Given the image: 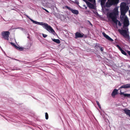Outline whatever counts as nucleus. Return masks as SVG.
I'll return each mask as SVG.
<instances>
[{
	"mask_svg": "<svg viewBox=\"0 0 130 130\" xmlns=\"http://www.w3.org/2000/svg\"><path fill=\"white\" fill-rule=\"evenodd\" d=\"M42 8L43 10H45L47 12H48V13L49 12V11L47 10L46 9H45L44 8Z\"/></svg>",
	"mask_w": 130,
	"mask_h": 130,
	"instance_id": "nucleus-27",
	"label": "nucleus"
},
{
	"mask_svg": "<svg viewBox=\"0 0 130 130\" xmlns=\"http://www.w3.org/2000/svg\"><path fill=\"white\" fill-rule=\"evenodd\" d=\"M16 48L18 50L20 51H23L24 50L25 48L24 47H22L20 46L18 47L17 46H15Z\"/></svg>",
	"mask_w": 130,
	"mask_h": 130,
	"instance_id": "nucleus-18",
	"label": "nucleus"
},
{
	"mask_svg": "<svg viewBox=\"0 0 130 130\" xmlns=\"http://www.w3.org/2000/svg\"><path fill=\"white\" fill-rule=\"evenodd\" d=\"M11 44L12 46H14L16 48V46H17L16 45H15L12 42H11L10 43Z\"/></svg>",
	"mask_w": 130,
	"mask_h": 130,
	"instance_id": "nucleus-25",
	"label": "nucleus"
},
{
	"mask_svg": "<svg viewBox=\"0 0 130 130\" xmlns=\"http://www.w3.org/2000/svg\"><path fill=\"white\" fill-rule=\"evenodd\" d=\"M85 2L88 7L90 8H93L94 5L93 4L90 3V2L88 1H85Z\"/></svg>",
	"mask_w": 130,
	"mask_h": 130,
	"instance_id": "nucleus-12",
	"label": "nucleus"
},
{
	"mask_svg": "<svg viewBox=\"0 0 130 130\" xmlns=\"http://www.w3.org/2000/svg\"><path fill=\"white\" fill-rule=\"evenodd\" d=\"M120 7L121 11L120 17L121 19H123L124 16L128 10L129 7L128 6H126V3L124 2L121 3Z\"/></svg>",
	"mask_w": 130,
	"mask_h": 130,
	"instance_id": "nucleus-3",
	"label": "nucleus"
},
{
	"mask_svg": "<svg viewBox=\"0 0 130 130\" xmlns=\"http://www.w3.org/2000/svg\"><path fill=\"white\" fill-rule=\"evenodd\" d=\"M83 0L84 1L85 0Z\"/></svg>",
	"mask_w": 130,
	"mask_h": 130,
	"instance_id": "nucleus-34",
	"label": "nucleus"
},
{
	"mask_svg": "<svg viewBox=\"0 0 130 130\" xmlns=\"http://www.w3.org/2000/svg\"><path fill=\"white\" fill-rule=\"evenodd\" d=\"M100 50L102 51L103 50V48L102 47H101L100 48Z\"/></svg>",
	"mask_w": 130,
	"mask_h": 130,
	"instance_id": "nucleus-30",
	"label": "nucleus"
},
{
	"mask_svg": "<svg viewBox=\"0 0 130 130\" xmlns=\"http://www.w3.org/2000/svg\"><path fill=\"white\" fill-rule=\"evenodd\" d=\"M118 14V9L117 8L115 7L112 12L109 14L108 16L111 19L112 22L115 24L116 25H117L118 23V25L120 26L121 25V22L117 19V15Z\"/></svg>",
	"mask_w": 130,
	"mask_h": 130,
	"instance_id": "nucleus-2",
	"label": "nucleus"
},
{
	"mask_svg": "<svg viewBox=\"0 0 130 130\" xmlns=\"http://www.w3.org/2000/svg\"><path fill=\"white\" fill-rule=\"evenodd\" d=\"M31 46V44L30 42H28L25 46V49H28L30 48Z\"/></svg>",
	"mask_w": 130,
	"mask_h": 130,
	"instance_id": "nucleus-17",
	"label": "nucleus"
},
{
	"mask_svg": "<svg viewBox=\"0 0 130 130\" xmlns=\"http://www.w3.org/2000/svg\"><path fill=\"white\" fill-rule=\"evenodd\" d=\"M14 59L16 60H17V61H19L20 62L21 61L19 60H18V59Z\"/></svg>",
	"mask_w": 130,
	"mask_h": 130,
	"instance_id": "nucleus-31",
	"label": "nucleus"
},
{
	"mask_svg": "<svg viewBox=\"0 0 130 130\" xmlns=\"http://www.w3.org/2000/svg\"><path fill=\"white\" fill-rule=\"evenodd\" d=\"M88 21V22H89V24H90V25H91L92 26V24L89 21H88H88Z\"/></svg>",
	"mask_w": 130,
	"mask_h": 130,
	"instance_id": "nucleus-28",
	"label": "nucleus"
},
{
	"mask_svg": "<svg viewBox=\"0 0 130 130\" xmlns=\"http://www.w3.org/2000/svg\"><path fill=\"white\" fill-rule=\"evenodd\" d=\"M118 90L116 89H115L112 91L111 95L112 97H115V95L117 94L118 93Z\"/></svg>",
	"mask_w": 130,
	"mask_h": 130,
	"instance_id": "nucleus-14",
	"label": "nucleus"
},
{
	"mask_svg": "<svg viewBox=\"0 0 130 130\" xmlns=\"http://www.w3.org/2000/svg\"><path fill=\"white\" fill-rule=\"evenodd\" d=\"M124 112L127 115L129 116L130 117V110L127 109L126 108L123 109Z\"/></svg>",
	"mask_w": 130,
	"mask_h": 130,
	"instance_id": "nucleus-15",
	"label": "nucleus"
},
{
	"mask_svg": "<svg viewBox=\"0 0 130 130\" xmlns=\"http://www.w3.org/2000/svg\"><path fill=\"white\" fill-rule=\"evenodd\" d=\"M42 35L43 37L44 38H46L47 36V35H46V34H42Z\"/></svg>",
	"mask_w": 130,
	"mask_h": 130,
	"instance_id": "nucleus-24",
	"label": "nucleus"
},
{
	"mask_svg": "<svg viewBox=\"0 0 130 130\" xmlns=\"http://www.w3.org/2000/svg\"><path fill=\"white\" fill-rule=\"evenodd\" d=\"M129 21L127 19H125L124 20L123 22V27L124 29H126L125 27H127L129 25Z\"/></svg>",
	"mask_w": 130,
	"mask_h": 130,
	"instance_id": "nucleus-9",
	"label": "nucleus"
},
{
	"mask_svg": "<svg viewBox=\"0 0 130 130\" xmlns=\"http://www.w3.org/2000/svg\"><path fill=\"white\" fill-rule=\"evenodd\" d=\"M10 33L8 31H4L2 32L1 35L2 36V38L5 40H8Z\"/></svg>",
	"mask_w": 130,
	"mask_h": 130,
	"instance_id": "nucleus-5",
	"label": "nucleus"
},
{
	"mask_svg": "<svg viewBox=\"0 0 130 130\" xmlns=\"http://www.w3.org/2000/svg\"><path fill=\"white\" fill-rule=\"evenodd\" d=\"M65 7L66 8L70 10L74 14L77 15L79 13V12L77 10L72 9L70 7L67 6H66Z\"/></svg>",
	"mask_w": 130,
	"mask_h": 130,
	"instance_id": "nucleus-7",
	"label": "nucleus"
},
{
	"mask_svg": "<svg viewBox=\"0 0 130 130\" xmlns=\"http://www.w3.org/2000/svg\"><path fill=\"white\" fill-rule=\"evenodd\" d=\"M126 28L125 29L126 30L119 29V31L120 33L125 37L129 36L127 34V31H128V29H127L126 27Z\"/></svg>",
	"mask_w": 130,
	"mask_h": 130,
	"instance_id": "nucleus-6",
	"label": "nucleus"
},
{
	"mask_svg": "<svg viewBox=\"0 0 130 130\" xmlns=\"http://www.w3.org/2000/svg\"><path fill=\"white\" fill-rule=\"evenodd\" d=\"M130 88V84H127L125 85H124L121 87H120V89H122V88Z\"/></svg>",
	"mask_w": 130,
	"mask_h": 130,
	"instance_id": "nucleus-13",
	"label": "nucleus"
},
{
	"mask_svg": "<svg viewBox=\"0 0 130 130\" xmlns=\"http://www.w3.org/2000/svg\"><path fill=\"white\" fill-rule=\"evenodd\" d=\"M45 119L46 120L48 119V115L47 112H46L45 113Z\"/></svg>",
	"mask_w": 130,
	"mask_h": 130,
	"instance_id": "nucleus-21",
	"label": "nucleus"
},
{
	"mask_svg": "<svg viewBox=\"0 0 130 130\" xmlns=\"http://www.w3.org/2000/svg\"><path fill=\"white\" fill-rule=\"evenodd\" d=\"M26 16L30 19L31 21L33 23L35 24L42 26L43 28L50 33H51L55 36L56 35V33L52 27L51 26L49 25L47 23L43 22H39L35 21L30 18L28 15H26Z\"/></svg>",
	"mask_w": 130,
	"mask_h": 130,
	"instance_id": "nucleus-1",
	"label": "nucleus"
},
{
	"mask_svg": "<svg viewBox=\"0 0 130 130\" xmlns=\"http://www.w3.org/2000/svg\"><path fill=\"white\" fill-rule=\"evenodd\" d=\"M76 3L78 5V4H79V3L77 1H76Z\"/></svg>",
	"mask_w": 130,
	"mask_h": 130,
	"instance_id": "nucleus-32",
	"label": "nucleus"
},
{
	"mask_svg": "<svg viewBox=\"0 0 130 130\" xmlns=\"http://www.w3.org/2000/svg\"><path fill=\"white\" fill-rule=\"evenodd\" d=\"M96 102L97 105H98V107H99V108L100 109H101V106L99 103V102L98 101H96Z\"/></svg>",
	"mask_w": 130,
	"mask_h": 130,
	"instance_id": "nucleus-22",
	"label": "nucleus"
},
{
	"mask_svg": "<svg viewBox=\"0 0 130 130\" xmlns=\"http://www.w3.org/2000/svg\"><path fill=\"white\" fill-rule=\"evenodd\" d=\"M75 39H77L78 38H82L84 36V34L82 33H80L78 32H77L75 33Z\"/></svg>",
	"mask_w": 130,
	"mask_h": 130,
	"instance_id": "nucleus-8",
	"label": "nucleus"
},
{
	"mask_svg": "<svg viewBox=\"0 0 130 130\" xmlns=\"http://www.w3.org/2000/svg\"><path fill=\"white\" fill-rule=\"evenodd\" d=\"M52 39L54 42H56L58 44H59L60 43V41L59 39H53L52 38Z\"/></svg>",
	"mask_w": 130,
	"mask_h": 130,
	"instance_id": "nucleus-19",
	"label": "nucleus"
},
{
	"mask_svg": "<svg viewBox=\"0 0 130 130\" xmlns=\"http://www.w3.org/2000/svg\"><path fill=\"white\" fill-rule=\"evenodd\" d=\"M109 0H108L109 1ZM106 0H101V5H102L105 4L106 2Z\"/></svg>",
	"mask_w": 130,
	"mask_h": 130,
	"instance_id": "nucleus-20",
	"label": "nucleus"
},
{
	"mask_svg": "<svg viewBox=\"0 0 130 130\" xmlns=\"http://www.w3.org/2000/svg\"><path fill=\"white\" fill-rule=\"evenodd\" d=\"M1 116H2V117H4V116H2L1 115Z\"/></svg>",
	"mask_w": 130,
	"mask_h": 130,
	"instance_id": "nucleus-33",
	"label": "nucleus"
},
{
	"mask_svg": "<svg viewBox=\"0 0 130 130\" xmlns=\"http://www.w3.org/2000/svg\"><path fill=\"white\" fill-rule=\"evenodd\" d=\"M83 7H85V9H87V7L85 5H83Z\"/></svg>",
	"mask_w": 130,
	"mask_h": 130,
	"instance_id": "nucleus-29",
	"label": "nucleus"
},
{
	"mask_svg": "<svg viewBox=\"0 0 130 130\" xmlns=\"http://www.w3.org/2000/svg\"><path fill=\"white\" fill-rule=\"evenodd\" d=\"M116 46L119 49L121 53L122 54L125 56H126L127 55V54L126 53L124 50H123L118 45H116Z\"/></svg>",
	"mask_w": 130,
	"mask_h": 130,
	"instance_id": "nucleus-10",
	"label": "nucleus"
},
{
	"mask_svg": "<svg viewBox=\"0 0 130 130\" xmlns=\"http://www.w3.org/2000/svg\"><path fill=\"white\" fill-rule=\"evenodd\" d=\"M119 0H116L115 2L111 0L110 1H108L106 2V7L109 8L112 5H115L117 4L118 3Z\"/></svg>",
	"mask_w": 130,
	"mask_h": 130,
	"instance_id": "nucleus-4",
	"label": "nucleus"
},
{
	"mask_svg": "<svg viewBox=\"0 0 130 130\" xmlns=\"http://www.w3.org/2000/svg\"><path fill=\"white\" fill-rule=\"evenodd\" d=\"M12 70H20V69L19 68H14L12 69Z\"/></svg>",
	"mask_w": 130,
	"mask_h": 130,
	"instance_id": "nucleus-23",
	"label": "nucleus"
},
{
	"mask_svg": "<svg viewBox=\"0 0 130 130\" xmlns=\"http://www.w3.org/2000/svg\"><path fill=\"white\" fill-rule=\"evenodd\" d=\"M19 28L21 30H23H23H25V29H24L22 28H21V27H19V28Z\"/></svg>",
	"mask_w": 130,
	"mask_h": 130,
	"instance_id": "nucleus-26",
	"label": "nucleus"
},
{
	"mask_svg": "<svg viewBox=\"0 0 130 130\" xmlns=\"http://www.w3.org/2000/svg\"><path fill=\"white\" fill-rule=\"evenodd\" d=\"M121 95H122L125 97H130V94H125L124 92H122L121 91H120V93H119Z\"/></svg>",
	"mask_w": 130,
	"mask_h": 130,
	"instance_id": "nucleus-16",
	"label": "nucleus"
},
{
	"mask_svg": "<svg viewBox=\"0 0 130 130\" xmlns=\"http://www.w3.org/2000/svg\"><path fill=\"white\" fill-rule=\"evenodd\" d=\"M102 34L104 37L106 38V39H107L108 40L110 41H112L113 40L110 38L108 35H107L104 32H103Z\"/></svg>",
	"mask_w": 130,
	"mask_h": 130,
	"instance_id": "nucleus-11",
	"label": "nucleus"
}]
</instances>
